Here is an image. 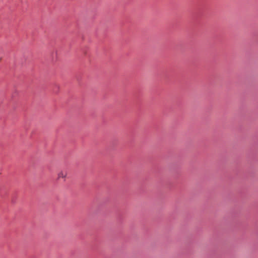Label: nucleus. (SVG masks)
I'll return each mask as SVG.
<instances>
[{
  "label": "nucleus",
  "mask_w": 258,
  "mask_h": 258,
  "mask_svg": "<svg viewBox=\"0 0 258 258\" xmlns=\"http://www.w3.org/2000/svg\"><path fill=\"white\" fill-rule=\"evenodd\" d=\"M67 176V172L66 171H60L57 174V178L58 179L62 178L64 181Z\"/></svg>",
  "instance_id": "f257e3e1"
}]
</instances>
